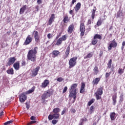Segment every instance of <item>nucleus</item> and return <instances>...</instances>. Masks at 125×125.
<instances>
[{
  "label": "nucleus",
  "instance_id": "f257e3e1",
  "mask_svg": "<svg viewBox=\"0 0 125 125\" xmlns=\"http://www.w3.org/2000/svg\"><path fill=\"white\" fill-rule=\"evenodd\" d=\"M38 47H34V49H32L29 50L28 52L27 55V58L28 60H30L32 62H36L37 60V54H38Z\"/></svg>",
  "mask_w": 125,
  "mask_h": 125
},
{
  "label": "nucleus",
  "instance_id": "4468645a",
  "mask_svg": "<svg viewBox=\"0 0 125 125\" xmlns=\"http://www.w3.org/2000/svg\"><path fill=\"white\" fill-rule=\"evenodd\" d=\"M54 16H55V14H52L50 17L48 21V25L50 26L52 24V22H54V19H55V17H54Z\"/></svg>",
  "mask_w": 125,
  "mask_h": 125
},
{
  "label": "nucleus",
  "instance_id": "052dcab7",
  "mask_svg": "<svg viewBox=\"0 0 125 125\" xmlns=\"http://www.w3.org/2000/svg\"><path fill=\"white\" fill-rule=\"evenodd\" d=\"M71 112H72V113H73V114H75V113H76V109H72L71 110Z\"/></svg>",
  "mask_w": 125,
  "mask_h": 125
},
{
  "label": "nucleus",
  "instance_id": "cd10ccee",
  "mask_svg": "<svg viewBox=\"0 0 125 125\" xmlns=\"http://www.w3.org/2000/svg\"><path fill=\"white\" fill-rule=\"evenodd\" d=\"M93 39H98L99 40H102V36L99 34H95V36H94Z\"/></svg>",
  "mask_w": 125,
  "mask_h": 125
},
{
  "label": "nucleus",
  "instance_id": "5701e85b",
  "mask_svg": "<svg viewBox=\"0 0 125 125\" xmlns=\"http://www.w3.org/2000/svg\"><path fill=\"white\" fill-rule=\"evenodd\" d=\"M67 39H68V36H67V35L62 36V37L59 38V39L62 42H65V41H66Z\"/></svg>",
  "mask_w": 125,
  "mask_h": 125
},
{
  "label": "nucleus",
  "instance_id": "6e6552de",
  "mask_svg": "<svg viewBox=\"0 0 125 125\" xmlns=\"http://www.w3.org/2000/svg\"><path fill=\"white\" fill-rule=\"evenodd\" d=\"M27 99V96L24 93H22L20 95V101L21 103L25 102Z\"/></svg>",
  "mask_w": 125,
  "mask_h": 125
},
{
  "label": "nucleus",
  "instance_id": "09e8293b",
  "mask_svg": "<svg viewBox=\"0 0 125 125\" xmlns=\"http://www.w3.org/2000/svg\"><path fill=\"white\" fill-rule=\"evenodd\" d=\"M37 123L36 121H32L31 122L28 123L27 125H33V124H36Z\"/></svg>",
  "mask_w": 125,
  "mask_h": 125
},
{
  "label": "nucleus",
  "instance_id": "a18cd8bd",
  "mask_svg": "<svg viewBox=\"0 0 125 125\" xmlns=\"http://www.w3.org/2000/svg\"><path fill=\"white\" fill-rule=\"evenodd\" d=\"M48 120H49V121H51V120H52L53 119H54L53 118V114L52 115H49V116H48Z\"/></svg>",
  "mask_w": 125,
  "mask_h": 125
},
{
  "label": "nucleus",
  "instance_id": "6e6d98bb",
  "mask_svg": "<svg viewBox=\"0 0 125 125\" xmlns=\"http://www.w3.org/2000/svg\"><path fill=\"white\" fill-rule=\"evenodd\" d=\"M65 113H66V109L64 108L62 112L61 115H64V114H65Z\"/></svg>",
  "mask_w": 125,
  "mask_h": 125
},
{
  "label": "nucleus",
  "instance_id": "0eeeda50",
  "mask_svg": "<svg viewBox=\"0 0 125 125\" xmlns=\"http://www.w3.org/2000/svg\"><path fill=\"white\" fill-rule=\"evenodd\" d=\"M117 45H118V43H117L116 41L113 40L108 47V50H111V49H112V47H116Z\"/></svg>",
  "mask_w": 125,
  "mask_h": 125
},
{
  "label": "nucleus",
  "instance_id": "39448f33",
  "mask_svg": "<svg viewBox=\"0 0 125 125\" xmlns=\"http://www.w3.org/2000/svg\"><path fill=\"white\" fill-rule=\"evenodd\" d=\"M80 32L81 37H83L84 32H85V27L84 26V24L83 23L80 24Z\"/></svg>",
  "mask_w": 125,
  "mask_h": 125
},
{
  "label": "nucleus",
  "instance_id": "338daca9",
  "mask_svg": "<svg viewBox=\"0 0 125 125\" xmlns=\"http://www.w3.org/2000/svg\"><path fill=\"white\" fill-rule=\"evenodd\" d=\"M8 124H9V123H8V121H7V122L4 123V125H8Z\"/></svg>",
  "mask_w": 125,
  "mask_h": 125
},
{
  "label": "nucleus",
  "instance_id": "69168bd1",
  "mask_svg": "<svg viewBox=\"0 0 125 125\" xmlns=\"http://www.w3.org/2000/svg\"><path fill=\"white\" fill-rule=\"evenodd\" d=\"M2 115H3V111L1 112V113H0V117H1Z\"/></svg>",
  "mask_w": 125,
  "mask_h": 125
},
{
  "label": "nucleus",
  "instance_id": "603ef678",
  "mask_svg": "<svg viewBox=\"0 0 125 125\" xmlns=\"http://www.w3.org/2000/svg\"><path fill=\"white\" fill-rule=\"evenodd\" d=\"M25 105H26V108L28 110V109H29L30 108V104L28 103H26Z\"/></svg>",
  "mask_w": 125,
  "mask_h": 125
},
{
  "label": "nucleus",
  "instance_id": "393cba45",
  "mask_svg": "<svg viewBox=\"0 0 125 125\" xmlns=\"http://www.w3.org/2000/svg\"><path fill=\"white\" fill-rule=\"evenodd\" d=\"M116 116V113L115 112H111L110 114V117L111 121H114L115 119V116Z\"/></svg>",
  "mask_w": 125,
  "mask_h": 125
},
{
  "label": "nucleus",
  "instance_id": "2f4dec72",
  "mask_svg": "<svg viewBox=\"0 0 125 125\" xmlns=\"http://www.w3.org/2000/svg\"><path fill=\"white\" fill-rule=\"evenodd\" d=\"M59 113H54L53 114V119H59Z\"/></svg>",
  "mask_w": 125,
  "mask_h": 125
},
{
  "label": "nucleus",
  "instance_id": "1a4fd4ad",
  "mask_svg": "<svg viewBox=\"0 0 125 125\" xmlns=\"http://www.w3.org/2000/svg\"><path fill=\"white\" fill-rule=\"evenodd\" d=\"M69 54H70V46H67L66 48L65 54L62 56L63 59H66V58H67V57H68L69 56Z\"/></svg>",
  "mask_w": 125,
  "mask_h": 125
},
{
  "label": "nucleus",
  "instance_id": "72a5a7b5",
  "mask_svg": "<svg viewBox=\"0 0 125 125\" xmlns=\"http://www.w3.org/2000/svg\"><path fill=\"white\" fill-rule=\"evenodd\" d=\"M62 44V41L60 39H59L57 41V42L55 44V45H61V44Z\"/></svg>",
  "mask_w": 125,
  "mask_h": 125
},
{
  "label": "nucleus",
  "instance_id": "7ed1b4c3",
  "mask_svg": "<svg viewBox=\"0 0 125 125\" xmlns=\"http://www.w3.org/2000/svg\"><path fill=\"white\" fill-rule=\"evenodd\" d=\"M103 94V87L99 88L95 93L97 100L101 99V95Z\"/></svg>",
  "mask_w": 125,
  "mask_h": 125
},
{
  "label": "nucleus",
  "instance_id": "774afa93",
  "mask_svg": "<svg viewBox=\"0 0 125 125\" xmlns=\"http://www.w3.org/2000/svg\"><path fill=\"white\" fill-rule=\"evenodd\" d=\"M123 119H125V114L123 115Z\"/></svg>",
  "mask_w": 125,
  "mask_h": 125
},
{
  "label": "nucleus",
  "instance_id": "f3484780",
  "mask_svg": "<svg viewBox=\"0 0 125 125\" xmlns=\"http://www.w3.org/2000/svg\"><path fill=\"white\" fill-rule=\"evenodd\" d=\"M81 6H82V4H81V2H78L75 5V7H74V9L76 13L78 12L79 10H80L81 9Z\"/></svg>",
  "mask_w": 125,
  "mask_h": 125
},
{
  "label": "nucleus",
  "instance_id": "aec40b11",
  "mask_svg": "<svg viewBox=\"0 0 125 125\" xmlns=\"http://www.w3.org/2000/svg\"><path fill=\"white\" fill-rule=\"evenodd\" d=\"M85 87V84L84 83H81V87L80 89V93H83L84 92V87Z\"/></svg>",
  "mask_w": 125,
  "mask_h": 125
},
{
  "label": "nucleus",
  "instance_id": "79ce46f5",
  "mask_svg": "<svg viewBox=\"0 0 125 125\" xmlns=\"http://www.w3.org/2000/svg\"><path fill=\"white\" fill-rule=\"evenodd\" d=\"M110 75H111V72H109V73L106 72L105 73V77L106 79H107V78H109V77H110Z\"/></svg>",
  "mask_w": 125,
  "mask_h": 125
},
{
  "label": "nucleus",
  "instance_id": "58836bf2",
  "mask_svg": "<svg viewBox=\"0 0 125 125\" xmlns=\"http://www.w3.org/2000/svg\"><path fill=\"white\" fill-rule=\"evenodd\" d=\"M94 102V99H91L89 102H88V105L90 106L92 103Z\"/></svg>",
  "mask_w": 125,
  "mask_h": 125
},
{
  "label": "nucleus",
  "instance_id": "37998d69",
  "mask_svg": "<svg viewBox=\"0 0 125 125\" xmlns=\"http://www.w3.org/2000/svg\"><path fill=\"white\" fill-rule=\"evenodd\" d=\"M101 24H102V21H101V20H99L97 23V26H100Z\"/></svg>",
  "mask_w": 125,
  "mask_h": 125
},
{
  "label": "nucleus",
  "instance_id": "20e7f679",
  "mask_svg": "<svg viewBox=\"0 0 125 125\" xmlns=\"http://www.w3.org/2000/svg\"><path fill=\"white\" fill-rule=\"evenodd\" d=\"M77 59H78V58L77 57H73L70 59L68 62L69 69H72L73 67L76 66V64H77Z\"/></svg>",
  "mask_w": 125,
  "mask_h": 125
},
{
  "label": "nucleus",
  "instance_id": "8fccbe9b",
  "mask_svg": "<svg viewBox=\"0 0 125 125\" xmlns=\"http://www.w3.org/2000/svg\"><path fill=\"white\" fill-rule=\"evenodd\" d=\"M90 113L91 114H92V112H93V110H94V106H91L90 108Z\"/></svg>",
  "mask_w": 125,
  "mask_h": 125
},
{
  "label": "nucleus",
  "instance_id": "a211bd4d",
  "mask_svg": "<svg viewBox=\"0 0 125 125\" xmlns=\"http://www.w3.org/2000/svg\"><path fill=\"white\" fill-rule=\"evenodd\" d=\"M74 31V24H71L69 26L67 32L69 34H72Z\"/></svg>",
  "mask_w": 125,
  "mask_h": 125
},
{
  "label": "nucleus",
  "instance_id": "c03bdc74",
  "mask_svg": "<svg viewBox=\"0 0 125 125\" xmlns=\"http://www.w3.org/2000/svg\"><path fill=\"white\" fill-rule=\"evenodd\" d=\"M123 15V13H122L121 12H119L117 14V17H122Z\"/></svg>",
  "mask_w": 125,
  "mask_h": 125
},
{
  "label": "nucleus",
  "instance_id": "6ab92c4d",
  "mask_svg": "<svg viewBox=\"0 0 125 125\" xmlns=\"http://www.w3.org/2000/svg\"><path fill=\"white\" fill-rule=\"evenodd\" d=\"M60 53V52H59V51H57V50L53 51L52 54L54 55V56H53V58H55V57H57V56L59 55Z\"/></svg>",
  "mask_w": 125,
  "mask_h": 125
},
{
  "label": "nucleus",
  "instance_id": "423d86ee",
  "mask_svg": "<svg viewBox=\"0 0 125 125\" xmlns=\"http://www.w3.org/2000/svg\"><path fill=\"white\" fill-rule=\"evenodd\" d=\"M8 60L9 61H8L7 64L8 66H11V65L14 64V62L15 61H16V58L14 57H13L9 58Z\"/></svg>",
  "mask_w": 125,
  "mask_h": 125
},
{
  "label": "nucleus",
  "instance_id": "de8ad7c7",
  "mask_svg": "<svg viewBox=\"0 0 125 125\" xmlns=\"http://www.w3.org/2000/svg\"><path fill=\"white\" fill-rule=\"evenodd\" d=\"M63 80H64L62 77H60L57 79L58 82H59L60 83H61V82H62Z\"/></svg>",
  "mask_w": 125,
  "mask_h": 125
},
{
  "label": "nucleus",
  "instance_id": "3c124183",
  "mask_svg": "<svg viewBox=\"0 0 125 125\" xmlns=\"http://www.w3.org/2000/svg\"><path fill=\"white\" fill-rule=\"evenodd\" d=\"M67 89H68V87L67 86L64 87L62 91V93H65V92L67 91Z\"/></svg>",
  "mask_w": 125,
  "mask_h": 125
},
{
  "label": "nucleus",
  "instance_id": "49530a36",
  "mask_svg": "<svg viewBox=\"0 0 125 125\" xmlns=\"http://www.w3.org/2000/svg\"><path fill=\"white\" fill-rule=\"evenodd\" d=\"M125 41H124L122 43V46L121 47L122 50H124V48H125Z\"/></svg>",
  "mask_w": 125,
  "mask_h": 125
},
{
  "label": "nucleus",
  "instance_id": "13d9d810",
  "mask_svg": "<svg viewBox=\"0 0 125 125\" xmlns=\"http://www.w3.org/2000/svg\"><path fill=\"white\" fill-rule=\"evenodd\" d=\"M30 119H31V120H32L33 121H35V120H36V117H35V116H31Z\"/></svg>",
  "mask_w": 125,
  "mask_h": 125
},
{
  "label": "nucleus",
  "instance_id": "4d7b16f0",
  "mask_svg": "<svg viewBox=\"0 0 125 125\" xmlns=\"http://www.w3.org/2000/svg\"><path fill=\"white\" fill-rule=\"evenodd\" d=\"M113 90L114 92H116L118 90V88L117 87H115L113 88Z\"/></svg>",
  "mask_w": 125,
  "mask_h": 125
},
{
  "label": "nucleus",
  "instance_id": "e433bc0d",
  "mask_svg": "<svg viewBox=\"0 0 125 125\" xmlns=\"http://www.w3.org/2000/svg\"><path fill=\"white\" fill-rule=\"evenodd\" d=\"M34 91H35V87H32L31 89L29 90L27 92L28 94H30V93H32Z\"/></svg>",
  "mask_w": 125,
  "mask_h": 125
},
{
  "label": "nucleus",
  "instance_id": "680f3d73",
  "mask_svg": "<svg viewBox=\"0 0 125 125\" xmlns=\"http://www.w3.org/2000/svg\"><path fill=\"white\" fill-rule=\"evenodd\" d=\"M25 64H26V62H22L21 63V65L22 66H25Z\"/></svg>",
  "mask_w": 125,
  "mask_h": 125
},
{
  "label": "nucleus",
  "instance_id": "c85d7f7f",
  "mask_svg": "<svg viewBox=\"0 0 125 125\" xmlns=\"http://www.w3.org/2000/svg\"><path fill=\"white\" fill-rule=\"evenodd\" d=\"M117 96H113L112 97L113 100V105H116V103H117Z\"/></svg>",
  "mask_w": 125,
  "mask_h": 125
},
{
  "label": "nucleus",
  "instance_id": "ea45409f",
  "mask_svg": "<svg viewBox=\"0 0 125 125\" xmlns=\"http://www.w3.org/2000/svg\"><path fill=\"white\" fill-rule=\"evenodd\" d=\"M118 73L120 74V75L124 74V69L122 68H119L118 70Z\"/></svg>",
  "mask_w": 125,
  "mask_h": 125
},
{
  "label": "nucleus",
  "instance_id": "2eb2a0df",
  "mask_svg": "<svg viewBox=\"0 0 125 125\" xmlns=\"http://www.w3.org/2000/svg\"><path fill=\"white\" fill-rule=\"evenodd\" d=\"M49 84V81L48 80H45L42 83L41 86L42 88H45L47 85Z\"/></svg>",
  "mask_w": 125,
  "mask_h": 125
},
{
  "label": "nucleus",
  "instance_id": "0e129e2a",
  "mask_svg": "<svg viewBox=\"0 0 125 125\" xmlns=\"http://www.w3.org/2000/svg\"><path fill=\"white\" fill-rule=\"evenodd\" d=\"M74 3H75V2L73 3V1H72L71 4H70V7H72V6H73V5L74 4Z\"/></svg>",
  "mask_w": 125,
  "mask_h": 125
},
{
  "label": "nucleus",
  "instance_id": "412c9836",
  "mask_svg": "<svg viewBox=\"0 0 125 125\" xmlns=\"http://www.w3.org/2000/svg\"><path fill=\"white\" fill-rule=\"evenodd\" d=\"M26 8L27 6L26 5H24L22 8H21L20 11V14H23L24 12H25Z\"/></svg>",
  "mask_w": 125,
  "mask_h": 125
},
{
  "label": "nucleus",
  "instance_id": "e2e57ef3",
  "mask_svg": "<svg viewBox=\"0 0 125 125\" xmlns=\"http://www.w3.org/2000/svg\"><path fill=\"white\" fill-rule=\"evenodd\" d=\"M69 14L73 15V10H71L69 11Z\"/></svg>",
  "mask_w": 125,
  "mask_h": 125
},
{
  "label": "nucleus",
  "instance_id": "dca6fc26",
  "mask_svg": "<svg viewBox=\"0 0 125 125\" xmlns=\"http://www.w3.org/2000/svg\"><path fill=\"white\" fill-rule=\"evenodd\" d=\"M13 67L16 71H18V70L20 69V63H19V62H15L13 64Z\"/></svg>",
  "mask_w": 125,
  "mask_h": 125
},
{
  "label": "nucleus",
  "instance_id": "7c9ffc66",
  "mask_svg": "<svg viewBox=\"0 0 125 125\" xmlns=\"http://www.w3.org/2000/svg\"><path fill=\"white\" fill-rule=\"evenodd\" d=\"M111 66H112V59H110L107 63V68L108 69H111Z\"/></svg>",
  "mask_w": 125,
  "mask_h": 125
},
{
  "label": "nucleus",
  "instance_id": "4c0bfd02",
  "mask_svg": "<svg viewBox=\"0 0 125 125\" xmlns=\"http://www.w3.org/2000/svg\"><path fill=\"white\" fill-rule=\"evenodd\" d=\"M124 101V94H122L120 96V102H123Z\"/></svg>",
  "mask_w": 125,
  "mask_h": 125
},
{
  "label": "nucleus",
  "instance_id": "a19ab883",
  "mask_svg": "<svg viewBox=\"0 0 125 125\" xmlns=\"http://www.w3.org/2000/svg\"><path fill=\"white\" fill-rule=\"evenodd\" d=\"M58 123V120L54 119L52 121V124L53 125H56Z\"/></svg>",
  "mask_w": 125,
  "mask_h": 125
},
{
  "label": "nucleus",
  "instance_id": "c756f323",
  "mask_svg": "<svg viewBox=\"0 0 125 125\" xmlns=\"http://www.w3.org/2000/svg\"><path fill=\"white\" fill-rule=\"evenodd\" d=\"M61 109L59 108H55L53 110V113H55V114H57V113H59V112H60Z\"/></svg>",
  "mask_w": 125,
  "mask_h": 125
},
{
  "label": "nucleus",
  "instance_id": "9b49d317",
  "mask_svg": "<svg viewBox=\"0 0 125 125\" xmlns=\"http://www.w3.org/2000/svg\"><path fill=\"white\" fill-rule=\"evenodd\" d=\"M41 67L40 66H37L35 69L32 71V76L34 77H36L38 75V73H39V71H40V69Z\"/></svg>",
  "mask_w": 125,
  "mask_h": 125
},
{
  "label": "nucleus",
  "instance_id": "473e14b6",
  "mask_svg": "<svg viewBox=\"0 0 125 125\" xmlns=\"http://www.w3.org/2000/svg\"><path fill=\"white\" fill-rule=\"evenodd\" d=\"M69 20V17L68 16H65L63 18V23H68V21Z\"/></svg>",
  "mask_w": 125,
  "mask_h": 125
},
{
  "label": "nucleus",
  "instance_id": "bf43d9fd",
  "mask_svg": "<svg viewBox=\"0 0 125 125\" xmlns=\"http://www.w3.org/2000/svg\"><path fill=\"white\" fill-rule=\"evenodd\" d=\"M35 8L36 9L37 12H38L39 11V8H40V7H39V6H36Z\"/></svg>",
  "mask_w": 125,
  "mask_h": 125
},
{
  "label": "nucleus",
  "instance_id": "a878e982",
  "mask_svg": "<svg viewBox=\"0 0 125 125\" xmlns=\"http://www.w3.org/2000/svg\"><path fill=\"white\" fill-rule=\"evenodd\" d=\"M7 73L8 75H13V74H14V70H13V68H10L7 70Z\"/></svg>",
  "mask_w": 125,
  "mask_h": 125
},
{
  "label": "nucleus",
  "instance_id": "b1692460",
  "mask_svg": "<svg viewBox=\"0 0 125 125\" xmlns=\"http://www.w3.org/2000/svg\"><path fill=\"white\" fill-rule=\"evenodd\" d=\"M94 75H97L99 73L98 67L95 66L93 69Z\"/></svg>",
  "mask_w": 125,
  "mask_h": 125
},
{
  "label": "nucleus",
  "instance_id": "f8f14e48",
  "mask_svg": "<svg viewBox=\"0 0 125 125\" xmlns=\"http://www.w3.org/2000/svg\"><path fill=\"white\" fill-rule=\"evenodd\" d=\"M34 39L36 42H40V36H39V32L38 31H34Z\"/></svg>",
  "mask_w": 125,
  "mask_h": 125
},
{
  "label": "nucleus",
  "instance_id": "ddd939ff",
  "mask_svg": "<svg viewBox=\"0 0 125 125\" xmlns=\"http://www.w3.org/2000/svg\"><path fill=\"white\" fill-rule=\"evenodd\" d=\"M32 38L30 37V35H28L24 42L25 45H28V44H30V43L32 42Z\"/></svg>",
  "mask_w": 125,
  "mask_h": 125
},
{
  "label": "nucleus",
  "instance_id": "f704fd0d",
  "mask_svg": "<svg viewBox=\"0 0 125 125\" xmlns=\"http://www.w3.org/2000/svg\"><path fill=\"white\" fill-rule=\"evenodd\" d=\"M96 12V10L95 9H93L92 12V15H91L92 19H94V17L95 16Z\"/></svg>",
  "mask_w": 125,
  "mask_h": 125
},
{
  "label": "nucleus",
  "instance_id": "c9c22d12",
  "mask_svg": "<svg viewBox=\"0 0 125 125\" xmlns=\"http://www.w3.org/2000/svg\"><path fill=\"white\" fill-rule=\"evenodd\" d=\"M98 42V40H97V39H94L92 41V44H93V45H95V44L97 43Z\"/></svg>",
  "mask_w": 125,
  "mask_h": 125
},
{
  "label": "nucleus",
  "instance_id": "bb28decb",
  "mask_svg": "<svg viewBox=\"0 0 125 125\" xmlns=\"http://www.w3.org/2000/svg\"><path fill=\"white\" fill-rule=\"evenodd\" d=\"M92 56H93V53L91 52V53L88 54L86 57H84V59H87V58H91V57H92Z\"/></svg>",
  "mask_w": 125,
  "mask_h": 125
},
{
  "label": "nucleus",
  "instance_id": "f03ea898",
  "mask_svg": "<svg viewBox=\"0 0 125 125\" xmlns=\"http://www.w3.org/2000/svg\"><path fill=\"white\" fill-rule=\"evenodd\" d=\"M78 86V84L74 83L73 84L69 90V98H73L74 101L73 103L76 101V99H77V87Z\"/></svg>",
  "mask_w": 125,
  "mask_h": 125
},
{
  "label": "nucleus",
  "instance_id": "5fc2aeb1",
  "mask_svg": "<svg viewBox=\"0 0 125 125\" xmlns=\"http://www.w3.org/2000/svg\"><path fill=\"white\" fill-rule=\"evenodd\" d=\"M42 3V0H38L37 3L38 4H41Z\"/></svg>",
  "mask_w": 125,
  "mask_h": 125
},
{
  "label": "nucleus",
  "instance_id": "864d4df0",
  "mask_svg": "<svg viewBox=\"0 0 125 125\" xmlns=\"http://www.w3.org/2000/svg\"><path fill=\"white\" fill-rule=\"evenodd\" d=\"M47 38H48V39H51V38H52V35H51V34H50V33H49V34H48V35H47Z\"/></svg>",
  "mask_w": 125,
  "mask_h": 125
},
{
  "label": "nucleus",
  "instance_id": "4be33fe9",
  "mask_svg": "<svg viewBox=\"0 0 125 125\" xmlns=\"http://www.w3.org/2000/svg\"><path fill=\"white\" fill-rule=\"evenodd\" d=\"M100 82V78H96L95 79L93 80V84L94 85H97L98 84V83Z\"/></svg>",
  "mask_w": 125,
  "mask_h": 125
},
{
  "label": "nucleus",
  "instance_id": "9d476101",
  "mask_svg": "<svg viewBox=\"0 0 125 125\" xmlns=\"http://www.w3.org/2000/svg\"><path fill=\"white\" fill-rule=\"evenodd\" d=\"M49 92H45L42 96V99L43 103L45 102V99L47 98L48 96H49Z\"/></svg>",
  "mask_w": 125,
  "mask_h": 125
}]
</instances>
